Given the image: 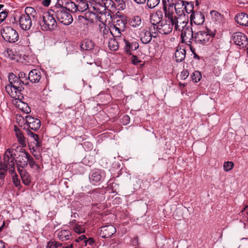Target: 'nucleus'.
<instances>
[{
	"label": "nucleus",
	"mask_w": 248,
	"mask_h": 248,
	"mask_svg": "<svg viewBox=\"0 0 248 248\" xmlns=\"http://www.w3.org/2000/svg\"><path fill=\"white\" fill-rule=\"evenodd\" d=\"M16 145L12 148H8L5 151L2 160L0 161V187L4 184V178L8 170L10 173H14L15 154L13 153Z\"/></svg>",
	"instance_id": "1"
},
{
	"label": "nucleus",
	"mask_w": 248,
	"mask_h": 248,
	"mask_svg": "<svg viewBox=\"0 0 248 248\" xmlns=\"http://www.w3.org/2000/svg\"><path fill=\"white\" fill-rule=\"evenodd\" d=\"M9 84L6 85L5 90L7 93L12 98L20 99L22 97L21 92L24 90L23 85H29V82L22 81L13 73H10L8 76Z\"/></svg>",
	"instance_id": "2"
},
{
	"label": "nucleus",
	"mask_w": 248,
	"mask_h": 248,
	"mask_svg": "<svg viewBox=\"0 0 248 248\" xmlns=\"http://www.w3.org/2000/svg\"><path fill=\"white\" fill-rule=\"evenodd\" d=\"M54 15L53 10H49L44 14L42 20L39 21L40 26L43 31H54L57 29V24Z\"/></svg>",
	"instance_id": "3"
},
{
	"label": "nucleus",
	"mask_w": 248,
	"mask_h": 248,
	"mask_svg": "<svg viewBox=\"0 0 248 248\" xmlns=\"http://www.w3.org/2000/svg\"><path fill=\"white\" fill-rule=\"evenodd\" d=\"M25 13L26 14L20 17L19 22L20 28L23 30L28 31L32 26L31 17L34 18L36 13L33 8L30 7L26 8Z\"/></svg>",
	"instance_id": "4"
},
{
	"label": "nucleus",
	"mask_w": 248,
	"mask_h": 248,
	"mask_svg": "<svg viewBox=\"0 0 248 248\" xmlns=\"http://www.w3.org/2000/svg\"><path fill=\"white\" fill-rule=\"evenodd\" d=\"M53 10L55 17L60 22L65 25H69L72 23L73 18L67 8L61 7Z\"/></svg>",
	"instance_id": "5"
},
{
	"label": "nucleus",
	"mask_w": 248,
	"mask_h": 248,
	"mask_svg": "<svg viewBox=\"0 0 248 248\" xmlns=\"http://www.w3.org/2000/svg\"><path fill=\"white\" fill-rule=\"evenodd\" d=\"M0 33L4 40L10 43H15L18 39L19 36L17 32L9 26L2 28L0 31Z\"/></svg>",
	"instance_id": "6"
},
{
	"label": "nucleus",
	"mask_w": 248,
	"mask_h": 248,
	"mask_svg": "<svg viewBox=\"0 0 248 248\" xmlns=\"http://www.w3.org/2000/svg\"><path fill=\"white\" fill-rule=\"evenodd\" d=\"M214 36V34H210L206 31H199L194 34V39L197 43L204 45L208 43Z\"/></svg>",
	"instance_id": "7"
},
{
	"label": "nucleus",
	"mask_w": 248,
	"mask_h": 248,
	"mask_svg": "<svg viewBox=\"0 0 248 248\" xmlns=\"http://www.w3.org/2000/svg\"><path fill=\"white\" fill-rule=\"evenodd\" d=\"M175 23L164 19L160 20L158 22L159 32L162 34L170 33L172 31Z\"/></svg>",
	"instance_id": "8"
},
{
	"label": "nucleus",
	"mask_w": 248,
	"mask_h": 248,
	"mask_svg": "<svg viewBox=\"0 0 248 248\" xmlns=\"http://www.w3.org/2000/svg\"><path fill=\"white\" fill-rule=\"evenodd\" d=\"M192 26L191 24H189L188 26H187L186 28L181 31L182 42L191 43L194 37Z\"/></svg>",
	"instance_id": "9"
},
{
	"label": "nucleus",
	"mask_w": 248,
	"mask_h": 248,
	"mask_svg": "<svg viewBox=\"0 0 248 248\" xmlns=\"http://www.w3.org/2000/svg\"><path fill=\"white\" fill-rule=\"evenodd\" d=\"M232 40L234 44L242 47L248 44V39L246 35L241 32H235L232 34Z\"/></svg>",
	"instance_id": "10"
},
{
	"label": "nucleus",
	"mask_w": 248,
	"mask_h": 248,
	"mask_svg": "<svg viewBox=\"0 0 248 248\" xmlns=\"http://www.w3.org/2000/svg\"><path fill=\"white\" fill-rule=\"evenodd\" d=\"M25 121L27 124L28 127L27 128L31 129L33 130L39 129L41 126L40 121L30 115H27L25 117Z\"/></svg>",
	"instance_id": "11"
},
{
	"label": "nucleus",
	"mask_w": 248,
	"mask_h": 248,
	"mask_svg": "<svg viewBox=\"0 0 248 248\" xmlns=\"http://www.w3.org/2000/svg\"><path fill=\"white\" fill-rule=\"evenodd\" d=\"M116 232V229L112 225H108L101 227L100 232L102 238H109Z\"/></svg>",
	"instance_id": "12"
},
{
	"label": "nucleus",
	"mask_w": 248,
	"mask_h": 248,
	"mask_svg": "<svg viewBox=\"0 0 248 248\" xmlns=\"http://www.w3.org/2000/svg\"><path fill=\"white\" fill-rule=\"evenodd\" d=\"M204 16L201 12H193L190 16V24L192 25L193 23L197 25H202L204 22Z\"/></svg>",
	"instance_id": "13"
},
{
	"label": "nucleus",
	"mask_w": 248,
	"mask_h": 248,
	"mask_svg": "<svg viewBox=\"0 0 248 248\" xmlns=\"http://www.w3.org/2000/svg\"><path fill=\"white\" fill-rule=\"evenodd\" d=\"M105 11V7L99 3L91 4L89 9V12L94 16L99 14H102Z\"/></svg>",
	"instance_id": "14"
},
{
	"label": "nucleus",
	"mask_w": 248,
	"mask_h": 248,
	"mask_svg": "<svg viewBox=\"0 0 248 248\" xmlns=\"http://www.w3.org/2000/svg\"><path fill=\"white\" fill-rule=\"evenodd\" d=\"M174 27L176 31H182L184 28H186L187 26H188V19L185 16L183 17L176 18L175 20Z\"/></svg>",
	"instance_id": "15"
},
{
	"label": "nucleus",
	"mask_w": 248,
	"mask_h": 248,
	"mask_svg": "<svg viewBox=\"0 0 248 248\" xmlns=\"http://www.w3.org/2000/svg\"><path fill=\"white\" fill-rule=\"evenodd\" d=\"M30 154L26 151H22L19 155L18 166L24 168L26 167L28 164Z\"/></svg>",
	"instance_id": "16"
},
{
	"label": "nucleus",
	"mask_w": 248,
	"mask_h": 248,
	"mask_svg": "<svg viewBox=\"0 0 248 248\" xmlns=\"http://www.w3.org/2000/svg\"><path fill=\"white\" fill-rule=\"evenodd\" d=\"M41 78V73L37 69L31 70L28 75V79L31 83H38Z\"/></svg>",
	"instance_id": "17"
},
{
	"label": "nucleus",
	"mask_w": 248,
	"mask_h": 248,
	"mask_svg": "<svg viewBox=\"0 0 248 248\" xmlns=\"http://www.w3.org/2000/svg\"><path fill=\"white\" fill-rule=\"evenodd\" d=\"M235 20L240 25L248 26V15L245 13L238 14L235 17Z\"/></svg>",
	"instance_id": "18"
},
{
	"label": "nucleus",
	"mask_w": 248,
	"mask_h": 248,
	"mask_svg": "<svg viewBox=\"0 0 248 248\" xmlns=\"http://www.w3.org/2000/svg\"><path fill=\"white\" fill-rule=\"evenodd\" d=\"M56 233L59 239L62 241L70 239L71 236V233L67 230L57 231Z\"/></svg>",
	"instance_id": "19"
},
{
	"label": "nucleus",
	"mask_w": 248,
	"mask_h": 248,
	"mask_svg": "<svg viewBox=\"0 0 248 248\" xmlns=\"http://www.w3.org/2000/svg\"><path fill=\"white\" fill-rule=\"evenodd\" d=\"M185 1L178 0L174 5L175 13L178 16H182L184 15V5Z\"/></svg>",
	"instance_id": "20"
},
{
	"label": "nucleus",
	"mask_w": 248,
	"mask_h": 248,
	"mask_svg": "<svg viewBox=\"0 0 248 248\" xmlns=\"http://www.w3.org/2000/svg\"><path fill=\"white\" fill-rule=\"evenodd\" d=\"M153 38L154 37L152 36V34L148 30H143L140 34L141 41L145 44H147L151 42Z\"/></svg>",
	"instance_id": "21"
},
{
	"label": "nucleus",
	"mask_w": 248,
	"mask_h": 248,
	"mask_svg": "<svg viewBox=\"0 0 248 248\" xmlns=\"http://www.w3.org/2000/svg\"><path fill=\"white\" fill-rule=\"evenodd\" d=\"M25 131L26 132V134L30 137V138L34 140V144L37 147H40L42 145L41 141L40 139L39 138V136L38 135L34 133L33 132H31L30 129L28 128H25Z\"/></svg>",
	"instance_id": "22"
},
{
	"label": "nucleus",
	"mask_w": 248,
	"mask_h": 248,
	"mask_svg": "<svg viewBox=\"0 0 248 248\" xmlns=\"http://www.w3.org/2000/svg\"><path fill=\"white\" fill-rule=\"evenodd\" d=\"M18 170L23 183L25 185H29L31 182V177L29 173L26 170L20 169L19 168H18Z\"/></svg>",
	"instance_id": "23"
},
{
	"label": "nucleus",
	"mask_w": 248,
	"mask_h": 248,
	"mask_svg": "<svg viewBox=\"0 0 248 248\" xmlns=\"http://www.w3.org/2000/svg\"><path fill=\"white\" fill-rule=\"evenodd\" d=\"M129 25L135 28H141L143 24L141 17L138 16H133L129 21Z\"/></svg>",
	"instance_id": "24"
},
{
	"label": "nucleus",
	"mask_w": 248,
	"mask_h": 248,
	"mask_svg": "<svg viewBox=\"0 0 248 248\" xmlns=\"http://www.w3.org/2000/svg\"><path fill=\"white\" fill-rule=\"evenodd\" d=\"M125 46L124 49L125 52L128 54H131V51L135 50L139 47V44L136 42H132L131 43L125 40Z\"/></svg>",
	"instance_id": "25"
},
{
	"label": "nucleus",
	"mask_w": 248,
	"mask_h": 248,
	"mask_svg": "<svg viewBox=\"0 0 248 248\" xmlns=\"http://www.w3.org/2000/svg\"><path fill=\"white\" fill-rule=\"evenodd\" d=\"M163 8L165 17L166 18V19H164V20L175 22V20H176L177 17L173 16V13L172 12H170V10H169L168 8H166L165 7H163Z\"/></svg>",
	"instance_id": "26"
},
{
	"label": "nucleus",
	"mask_w": 248,
	"mask_h": 248,
	"mask_svg": "<svg viewBox=\"0 0 248 248\" xmlns=\"http://www.w3.org/2000/svg\"><path fill=\"white\" fill-rule=\"evenodd\" d=\"M186 50L183 48L177 49L175 52V57L177 62H181L186 57Z\"/></svg>",
	"instance_id": "27"
},
{
	"label": "nucleus",
	"mask_w": 248,
	"mask_h": 248,
	"mask_svg": "<svg viewBox=\"0 0 248 248\" xmlns=\"http://www.w3.org/2000/svg\"><path fill=\"white\" fill-rule=\"evenodd\" d=\"M78 11L83 12L87 10H89L90 6L86 0H79L77 1Z\"/></svg>",
	"instance_id": "28"
},
{
	"label": "nucleus",
	"mask_w": 248,
	"mask_h": 248,
	"mask_svg": "<svg viewBox=\"0 0 248 248\" xmlns=\"http://www.w3.org/2000/svg\"><path fill=\"white\" fill-rule=\"evenodd\" d=\"M81 49L85 50H90L93 48L94 43L90 40H85L80 45Z\"/></svg>",
	"instance_id": "29"
},
{
	"label": "nucleus",
	"mask_w": 248,
	"mask_h": 248,
	"mask_svg": "<svg viewBox=\"0 0 248 248\" xmlns=\"http://www.w3.org/2000/svg\"><path fill=\"white\" fill-rule=\"evenodd\" d=\"M158 22L156 23H152L151 26L149 28V31L151 32L154 38H156L157 36V32H159Z\"/></svg>",
	"instance_id": "30"
},
{
	"label": "nucleus",
	"mask_w": 248,
	"mask_h": 248,
	"mask_svg": "<svg viewBox=\"0 0 248 248\" xmlns=\"http://www.w3.org/2000/svg\"><path fill=\"white\" fill-rule=\"evenodd\" d=\"M108 46L110 50L113 51L116 50L118 48V44L115 39L114 37H112L109 39Z\"/></svg>",
	"instance_id": "31"
},
{
	"label": "nucleus",
	"mask_w": 248,
	"mask_h": 248,
	"mask_svg": "<svg viewBox=\"0 0 248 248\" xmlns=\"http://www.w3.org/2000/svg\"><path fill=\"white\" fill-rule=\"evenodd\" d=\"M99 14L100 15V16L97 15H96L95 17L98 20L99 22H101L102 24L99 25V26L101 31L103 28L104 29L103 32L105 33V30H106V31L107 32L108 31V30H106V24L104 23V17L105 16V12H104V13H103L102 14Z\"/></svg>",
	"instance_id": "32"
},
{
	"label": "nucleus",
	"mask_w": 248,
	"mask_h": 248,
	"mask_svg": "<svg viewBox=\"0 0 248 248\" xmlns=\"http://www.w3.org/2000/svg\"><path fill=\"white\" fill-rule=\"evenodd\" d=\"M101 179V175L98 171L93 172L91 176L90 177V180L91 182H93V184L99 182Z\"/></svg>",
	"instance_id": "33"
},
{
	"label": "nucleus",
	"mask_w": 248,
	"mask_h": 248,
	"mask_svg": "<svg viewBox=\"0 0 248 248\" xmlns=\"http://www.w3.org/2000/svg\"><path fill=\"white\" fill-rule=\"evenodd\" d=\"M16 136L17 138L18 142L23 146H26V140L25 138L22 135V134L20 130H18L16 131Z\"/></svg>",
	"instance_id": "34"
},
{
	"label": "nucleus",
	"mask_w": 248,
	"mask_h": 248,
	"mask_svg": "<svg viewBox=\"0 0 248 248\" xmlns=\"http://www.w3.org/2000/svg\"><path fill=\"white\" fill-rule=\"evenodd\" d=\"M114 26L116 27V29L119 31H124L125 28V22L121 19H118Z\"/></svg>",
	"instance_id": "35"
},
{
	"label": "nucleus",
	"mask_w": 248,
	"mask_h": 248,
	"mask_svg": "<svg viewBox=\"0 0 248 248\" xmlns=\"http://www.w3.org/2000/svg\"><path fill=\"white\" fill-rule=\"evenodd\" d=\"M104 6L106 8H110V10H113L115 9V4L112 0H104Z\"/></svg>",
	"instance_id": "36"
},
{
	"label": "nucleus",
	"mask_w": 248,
	"mask_h": 248,
	"mask_svg": "<svg viewBox=\"0 0 248 248\" xmlns=\"http://www.w3.org/2000/svg\"><path fill=\"white\" fill-rule=\"evenodd\" d=\"M66 8L67 9L68 8L69 10H70L73 13L78 11L77 4H75L71 1L68 0Z\"/></svg>",
	"instance_id": "37"
},
{
	"label": "nucleus",
	"mask_w": 248,
	"mask_h": 248,
	"mask_svg": "<svg viewBox=\"0 0 248 248\" xmlns=\"http://www.w3.org/2000/svg\"><path fill=\"white\" fill-rule=\"evenodd\" d=\"M163 7L168 8L169 10L172 9L175 5L173 0H162Z\"/></svg>",
	"instance_id": "38"
},
{
	"label": "nucleus",
	"mask_w": 248,
	"mask_h": 248,
	"mask_svg": "<svg viewBox=\"0 0 248 248\" xmlns=\"http://www.w3.org/2000/svg\"><path fill=\"white\" fill-rule=\"evenodd\" d=\"M69 0H58L56 4L55 8L54 9L57 10L58 8L61 7L63 8H66V5Z\"/></svg>",
	"instance_id": "39"
},
{
	"label": "nucleus",
	"mask_w": 248,
	"mask_h": 248,
	"mask_svg": "<svg viewBox=\"0 0 248 248\" xmlns=\"http://www.w3.org/2000/svg\"><path fill=\"white\" fill-rule=\"evenodd\" d=\"M194 6L191 3H190L188 2L185 1L184 5V13L186 12V13H190L194 12L193 9ZM185 16V14L184 15Z\"/></svg>",
	"instance_id": "40"
},
{
	"label": "nucleus",
	"mask_w": 248,
	"mask_h": 248,
	"mask_svg": "<svg viewBox=\"0 0 248 248\" xmlns=\"http://www.w3.org/2000/svg\"><path fill=\"white\" fill-rule=\"evenodd\" d=\"M160 1V0H147V5L149 8L153 9L159 4Z\"/></svg>",
	"instance_id": "41"
},
{
	"label": "nucleus",
	"mask_w": 248,
	"mask_h": 248,
	"mask_svg": "<svg viewBox=\"0 0 248 248\" xmlns=\"http://www.w3.org/2000/svg\"><path fill=\"white\" fill-rule=\"evenodd\" d=\"M15 164H14V168L15 169ZM14 171L15 170H14ZM12 175L13 182L16 187H18L20 186V180L17 178V175L14 172V173H11Z\"/></svg>",
	"instance_id": "42"
},
{
	"label": "nucleus",
	"mask_w": 248,
	"mask_h": 248,
	"mask_svg": "<svg viewBox=\"0 0 248 248\" xmlns=\"http://www.w3.org/2000/svg\"><path fill=\"white\" fill-rule=\"evenodd\" d=\"M202 78V75L199 71H195L193 73L192 76V80L194 82H199Z\"/></svg>",
	"instance_id": "43"
},
{
	"label": "nucleus",
	"mask_w": 248,
	"mask_h": 248,
	"mask_svg": "<svg viewBox=\"0 0 248 248\" xmlns=\"http://www.w3.org/2000/svg\"><path fill=\"white\" fill-rule=\"evenodd\" d=\"M124 31H119L116 29V27H112L110 30V34L113 37H120L121 35V32Z\"/></svg>",
	"instance_id": "44"
},
{
	"label": "nucleus",
	"mask_w": 248,
	"mask_h": 248,
	"mask_svg": "<svg viewBox=\"0 0 248 248\" xmlns=\"http://www.w3.org/2000/svg\"><path fill=\"white\" fill-rule=\"evenodd\" d=\"M62 244L56 241H49L47 243L46 248H52L54 247L57 248L59 247H61Z\"/></svg>",
	"instance_id": "45"
},
{
	"label": "nucleus",
	"mask_w": 248,
	"mask_h": 248,
	"mask_svg": "<svg viewBox=\"0 0 248 248\" xmlns=\"http://www.w3.org/2000/svg\"><path fill=\"white\" fill-rule=\"evenodd\" d=\"M234 166V164L232 162H225L223 165V168L224 170L226 171H228L230 170H231Z\"/></svg>",
	"instance_id": "46"
},
{
	"label": "nucleus",
	"mask_w": 248,
	"mask_h": 248,
	"mask_svg": "<svg viewBox=\"0 0 248 248\" xmlns=\"http://www.w3.org/2000/svg\"><path fill=\"white\" fill-rule=\"evenodd\" d=\"M17 78L22 81H25L26 82H28V77L27 78L26 75L24 72H19Z\"/></svg>",
	"instance_id": "47"
},
{
	"label": "nucleus",
	"mask_w": 248,
	"mask_h": 248,
	"mask_svg": "<svg viewBox=\"0 0 248 248\" xmlns=\"http://www.w3.org/2000/svg\"><path fill=\"white\" fill-rule=\"evenodd\" d=\"M74 230L75 232H76L78 234L82 233L84 232V229L83 227H82L81 226H79V225H77V226H75L74 228Z\"/></svg>",
	"instance_id": "48"
},
{
	"label": "nucleus",
	"mask_w": 248,
	"mask_h": 248,
	"mask_svg": "<svg viewBox=\"0 0 248 248\" xmlns=\"http://www.w3.org/2000/svg\"><path fill=\"white\" fill-rule=\"evenodd\" d=\"M7 16V13L6 11H2L0 13V22H2L4 20Z\"/></svg>",
	"instance_id": "49"
},
{
	"label": "nucleus",
	"mask_w": 248,
	"mask_h": 248,
	"mask_svg": "<svg viewBox=\"0 0 248 248\" xmlns=\"http://www.w3.org/2000/svg\"><path fill=\"white\" fill-rule=\"evenodd\" d=\"M29 158V159L28 163L29 164V165L31 168H33L36 164L34 161L33 158L30 155V157Z\"/></svg>",
	"instance_id": "50"
},
{
	"label": "nucleus",
	"mask_w": 248,
	"mask_h": 248,
	"mask_svg": "<svg viewBox=\"0 0 248 248\" xmlns=\"http://www.w3.org/2000/svg\"><path fill=\"white\" fill-rule=\"evenodd\" d=\"M181 78L182 79H186L188 76V72L186 70H183L180 75Z\"/></svg>",
	"instance_id": "51"
},
{
	"label": "nucleus",
	"mask_w": 248,
	"mask_h": 248,
	"mask_svg": "<svg viewBox=\"0 0 248 248\" xmlns=\"http://www.w3.org/2000/svg\"><path fill=\"white\" fill-rule=\"evenodd\" d=\"M132 62L134 64H137L140 62V61L138 59L137 56H134L132 57Z\"/></svg>",
	"instance_id": "52"
},
{
	"label": "nucleus",
	"mask_w": 248,
	"mask_h": 248,
	"mask_svg": "<svg viewBox=\"0 0 248 248\" xmlns=\"http://www.w3.org/2000/svg\"><path fill=\"white\" fill-rule=\"evenodd\" d=\"M116 2H117L121 6L120 8L122 9H124L125 7V5L123 0H114Z\"/></svg>",
	"instance_id": "53"
},
{
	"label": "nucleus",
	"mask_w": 248,
	"mask_h": 248,
	"mask_svg": "<svg viewBox=\"0 0 248 248\" xmlns=\"http://www.w3.org/2000/svg\"><path fill=\"white\" fill-rule=\"evenodd\" d=\"M155 16H157L159 19H161L162 20L163 16L162 12L159 10L157 11L155 14Z\"/></svg>",
	"instance_id": "54"
},
{
	"label": "nucleus",
	"mask_w": 248,
	"mask_h": 248,
	"mask_svg": "<svg viewBox=\"0 0 248 248\" xmlns=\"http://www.w3.org/2000/svg\"><path fill=\"white\" fill-rule=\"evenodd\" d=\"M123 120L125 121L124 124H126L129 122L130 118L128 115H125L123 116Z\"/></svg>",
	"instance_id": "55"
},
{
	"label": "nucleus",
	"mask_w": 248,
	"mask_h": 248,
	"mask_svg": "<svg viewBox=\"0 0 248 248\" xmlns=\"http://www.w3.org/2000/svg\"><path fill=\"white\" fill-rule=\"evenodd\" d=\"M84 242L86 244L88 243L90 245H92L94 243V240L92 238H90L88 240H85Z\"/></svg>",
	"instance_id": "56"
},
{
	"label": "nucleus",
	"mask_w": 248,
	"mask_h": 248,
	"mask_svg": "<svg viewBox=\"0 0 248 248\" xmlns=\"http://www.w3.org/2000/svg\"><path fill=\"white\" fill-rule=\"evenodd\" d=\"M86 239V237L85 236V235H82L81 236H80L78 239H76V242H79L80 241H82V240H86L85 239Z\"/></svg>",
	"instance_id": "57"
},
{
	"label": "nucleus",
	"mask_w": 248,
	"mask_h": 248,
	"mask_svg": "<svg viewBox=\"0 0 248 248\" xmlns=\"http://www.w3.org/2000/svg\"><path fill=\"white\" fill-rule=\"evenodd\" d=\"M51 2V0H43L42 3L45 6H48Z\"/></svg>",
	"instance_id": "58"
},
{
	"label": "nucleus",
	"mask_w": 248,
	"mask_h": 248,
	"mask_svg": "<svg viewBox=\"0 0 248 248\" xmlns=\"http://www.w3.org/2000/svg\"><path fill=\"white\" fill-rule=\"evenodd\" d=\"M136 3L138 4H143L145 2L146 0H134Z\"/></svg>",
	"instance_id": "59"
},
{
	"label": "nucleus",
	"mask_w": 248,
	"mask_h": 248,
	"mask_svg": "<svg viewBox=\"0 0 248 248\" xmlns=\"http://www.w3.org/2000/svg\"><path fill=\"white\" fill-rule=\"evenodd\" d=\"M0 248H5V243L0 240Z\"/></svg>",
	"instance_id": "60"
},
{
	"label": "nucleus",
	"mask_w": 248,
	"mask_h": 248,
	"mask_svg": "<svg viewBox=\"0 0 248 248\" xmlns=\"http://www.w3.org/2000/svg\"><path fill=\"white\" fill-rule=\"evenodd\" d=\"M25 112H26V113H29L30 111H31V110H30V108L29 107H28L27 106H26V108H25V110H24Z\"/></svg>",
	"instance_id": "61"
},
{
	"label": "nucleus",
	"mask_w": 248,
	"mask_h": 248,
	"mask_svg": "<svg viewBox=\"0 0 248 248\" xmlns=\"http://www.w3.org/2000/svg\"><path fill=\"white\" fill-rule=\"evenodd\" d=\"M33 168H35L36 170H39L40 169V167L38 164H36Z\"/></svg>",
	"instance_id": "62"
},
{
	"label": "nucleus",
	"mask_w": 248,
	"mask_h": 248,
	"mask_svg": "<svg viewBox=\"0 0 248 248\" xmlns=\"http://www.w3.org/2000/svg\"><path fill=\"white\" fill-rule=\"evenodd\" d=\"M63 248H73V244H71L70 246L63 247Z\"/></svg>",
	"instance_id": "63"
},
{
	"label": "nucleus",
	"mask_w": 248,
	"mask_h": 248,
	"mask_svg": "<svg viewBox=\"0 0 248 248\" xmlns=\"http://www.w3.org/2000/svg\"><path fill=\"white\" fill-rule=\"evenodd\" d=\"M86 144H90V148H92V144L90 143V142H84V146H85Z\"/></svg>",
	"instance_id": "64"
}]
</instances>
